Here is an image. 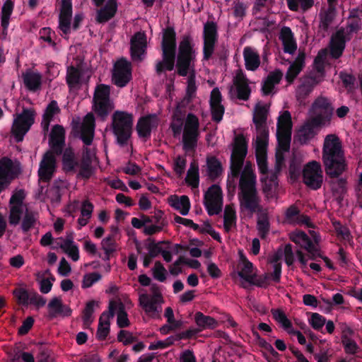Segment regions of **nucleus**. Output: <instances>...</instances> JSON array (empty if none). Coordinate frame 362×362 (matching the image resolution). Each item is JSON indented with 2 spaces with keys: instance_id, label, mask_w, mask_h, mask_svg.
I'll return each instance as SVG.
<instances>
[{
  "instance_id": "f257e3e1",
  "label": "nucleus",
  "mask_w": 362,
  "mask_h": 362,
  "mask_svg": "<svg viewBox=\"0 0 362 362\" xmlns=\"http://www.w3.org/2000/svg\"><path fill=\"white\" fill-rule=\"evenodd\" d=\"M197 52L194 49L192 38L190 35H184L177 48L176 74L180 76H188L185 97L187 102H190L192 100L195 96L197 90L194 64Z\"/></svg>"
},
{
  "instance_id": "f03ea898",
  "label": "nucleus",
  "mask_w": 362,
  "mask_h": 362,
  "mask_svg": "<svg viewBox=\"0 0 362 362\" xmlns=\"http://www.w3.org/2000/svg\"><path fill=\"white\" fill-rule=\"evenodd\" d=\"M313 117L299 129L297 136L301 144H307L315 135L316 128L330 124L334 108L325 98H317L312 105Z\"/></svg>"
},
{
  "instance_id": "7ed1b4c3",
  "label": "nucleus",
  "mask_w": 362,
  "mask_h": 362,
  "mask_svg": "<svg viewBox=\"0 0 362 362\" xmlns=\"http://www.w3.org/2000/svg\"><path fill=\"white\" fill-rule=\"evenodd\" d=\"M322 161L326 174L337 178L346 170V163L341 144L336 134L326 136L322 148Z\"/></svg>"
},
{
  "instance_id": "20e7f679",
  "label": "nucleus",
  "mask_w": 362,
  "mask_h": 362,
  "mask_svg": "<svg viewBox=\"0 0 362 362\" xmlns=\"http://www.w3.org/2000/svg\"><path fill=\"white\" fill-rule=\"evenodd\" d=\"M238 199L242 211L251 214L259 213L262 210L261 199L256 188V175L255 173H242L239 181Z\"/></svg>"
},
{
  "instance_id": "39448f33",
  "label": "nucleus",
  "mask_w": 362,
  "mask_h": 362,
  "mask_svg": "<svg viewBox=\"0 0 362 362\" xmlns=\"http://www.w3.org/2000/svg\"><path fill=\"white\" fill-rule=\"evenodd\" d=\"M160 47L162 59L158 60L155 64V71L158 76L166 71H171L176 67L177 42L173 27L168 26L163 30Z\"/></svg>"
},
{
  "instance_id": "423d86ee",
  "label": "nucleus",
  "mask_w": 362,
  "mask_h": 362,
  "mask_svg": "<svg viewBox=\"0 0 362 362\" xmlns=\"http://www.w3.org/2000/svg\"><path fill=\"white\" fill-rule=\"evenodd\" d=\"M248 141L243 134L235 136L232 153L230 158V173L228 175V187L235 188V180L237 179L243 168L247 154Z\"/></svg>"
},
{
  "instance_id": "0eeeda50",
  "label": "nucleus",
  "mask_w": 362,
  "mask_h": 362,
  "mask_svg": "<svg viewBox=\"0 0 362 362\" xmlns=\"http://www.w3.org/2000/svg\"><path fill=\"white\" fill-rule=\"evenodd\" d=\"M134 118L132 113L115 111L112 116L111 129L116 137V143L121 147L128 144L133 132Z\"/></svg>"
},
{
  "instance_id": "6e6552de",
  "label": "nucleus",
  "mask_w": 362,
  "mask_h": 362,
  "mask_svg": "<svg viewBox=\"0 0 362 362\" xmlns=\"http://www.w3.org/2000/svg\"><path fill=\"white\" fill-rule=\"evenodd\" d=\"M113 108L110 86L105 84L98 85L93 98V110L98 117L105 121Z\"/></svg>"
},
{
  "instance_id": "1a4fd4ad",
  "label": "nucleus",
  "mask_w": 362,
  "mask_h": 362,
  "mask_svg": "<svg viewBox=\"0 0 362 362\" xmlns=\"http://www.w3.org/2000/svg\"><path fill=\"white\" fill-rule=\"evenodd\" d=\"M35 111L32 108H23L21 114L15 118L11 132L17 142L23 141L25 134L35 122Z\"/></svg>"
},
{
  "instance_id": "9d476101",
  "label": "nucleus",
  "mask_w": 362,
  "mask_h": 362,
  "mask_svg": "<svg viewBox=\"0 0 362 362\" xmlns=\"http://www.w3.org/2000/svg\"><path fill=\"white\" fill-rule=\"evenodd\" d=\"M204 205L209 216L218 214L222 211V190L218 185H212L208 188L204 195Z\"/></svg>"
},
{
  "instance_id": "9b49d317",
  "label": "nucleus",
  "mask_w": 362,
  "mask_h": 362,
  "mask_svg": "<svg viewBox=\"0 0 362 362\" xmlns=\"http://www.w3.org/2000/svg\"><path fill=\"white\" fill-rule=\"evenodd\" d=\"M303 182L310 189L316 190L322 183V171L320 164L313 160L305 165L303 170Z\"/></svg>"
},
{
  "instance_id": "f8f14e48",
  "label": "nucleus",
  "mask_w": 362,
  "mask_h": 362,
  "mask_svg": "<svg viewBox=\"0 0 362 362\" xmlns=\"http://www.w3.org/2000/svg\"><path fill=\"white\" fill-rule=\"evenodd\" d=\"M132 79L131 64L124 59H121L115 64L112 73V83L119 88L125 87Z\"/></svg>"
},
{
  "instance_id": "ddd939ff",
  "label": "nucleus",
  "mask_w": 362,
  "mask_h": 362,
  "mask_svg": "<svg viewBox=\"0 0 362 362\" xmlns=\"http://www.w3.org/2000/svg\"><path fill=\"white\" fill-rule=\"evenodd\" d=\"M72 13V0H62L58 28L62 32L61 36L66 40L69 39V36L71 33V21Z\"/></svg>"
},
{
  "instance_id": "4468645a",
  "label": "nucleus",
  "mask_w": 362,
  "mask_h": 362,
  "mask_svg": "<svg viewBox=\"0 0 362 362\" xmlns=\"http://www.w3.org/2000/svg\"><path fill=\"white\" fill-rule=\"evenodd\" d=\"M55 156L57 155L51 151H47L43 155L38 169L40 180L48 182L52 180L57 168V159Z\"/></svg>"
},
{
  "instance_id": "2eb2a0df",
  "label": "nucleus",
  "mask_w": 362,
  "mask_h": 362,
  "mask_svg": "<svg viewBox=\"0 0 362 362\" xmlns=\"http://www.w3.org/2000/svg\"><path fill=\"white\" fill-rule=\"evenodd\" d=\"M18 173L11 159L3 157L0 160V193L17 177Z\"/></svg>"
},
{
  "instance_id": "dca6fc26",
  "label": "nucleus",
  "mask_w": 362,
  "mask_h": 362,
  "mask_svg": "<svg viewBox=\"0 0 362 362\" xmlns=\"http://www.w3.org/2000/svg\"><path fill=\"white\" fill-rule=\"evenodd\" d=\"M158 119L155 114H150L140 117L137 122L136 129L139 138L148 139L152 129L157 128Z\"/></svg>"
},
{
  "instance_id": "f3484780",
  "label": "nucleus",
  "mask_w": 362,
  "mask_h": 362,
  "mask_svg": "<svg viewBox=\"0 0 362 362\" xmlns=\"http://www.w3.org/2000/svg\"><path fill=\"white\" fill-rule=\"evenodd\" d=\"M49 145L51 151L57 156L62 155L65 146V130L62 126L55 124L52 127L49 134Z\"/></svg>"
},
{
  "instance_id": "a211bd4d",
  "label": "nucleus",
  "mask_w": 362,
  "mask_h": 362,
  "mask_svg": "<svg viewBox=\"0 0 362 362\" xmlns=\"http://www.w3.org/2000/svg\"><path fill=\"white\" fill-rule=\"evenodd\" d=\"M147 46L146 35L144 33L137 32L131 38L130 52L134 61H141Z\"/></svg>"
},
{
  "instance_id": "6ab92c4d",
  "label": "nucleus",
  "mask_w": 362,
  "mask_h": 362,
  "mask_svg": "<svg viewBox=\"0 0 362 362\" xmlns=\"http://www.w3.org/2000/svg\"><path fill=\"white\" fill-rule=\"evenodd\" d=\"M49 319L52 320L58 316L69 317L71 315V309L66 305L63 304L60 297L52 298L47 304Z\"/></svg>"
},
{
  "instance_id": "aec40b11",
  "label": "nucleus",
  "mask_w": 362,
  "mask_h": 362,
  "mask_svg": "<svg viewBox=\"0 0 362 362\" xmlns=\"http://www.w3.org/2000/svg\"><path fill=\"white\" fill-rule=\"evenodd\" d=\"M234 85L236 88L237 98L247 101L251 93L249 81L242 70H239L234 78Z\"/></svg>"
},
{
  "instance_id": "412c9836",
  "label": "nucleus",
  "mask_w": 362,
  "mask_h": 362,
  "mask_svg": "<svg viewBox=\"0 0 362 362\" xmlns=\"http://www.w3.org/2000/svg\"><path fill=\"white\" fill-rule=\"evenodd\" d=\"M305 53L304 51L299 50L298 56L291 64L286 73L285 78L286 81L291 84L298 75L300 73L305 66Z\"/></svg>"
},
{
  "instance_id": "4be33fe9",
  "label": "nucleus",
  "mask_w": 362,
  "mask_h": 362,
  "mask_svg": "<svg viewBox=\"0 0 362 362\" xmlns=\"http://www.w3.org/2000/svg\"><path fill=\"white\" fill-rule=\"evenodd\" d=\"M346 47V39L342 30H338L331 37L329 48L330 55L333 59H339L343 54Z\"/></svg>"
},
{
  "instance_id": "5701e85b",
  "label": "nucleus",
  "mask_w": 362,
  "mask_h": 362,
  "mask_svg": "<svg viewBox=\"0 0 362 362\" xmlns=\"http://www.w3.org/2000/svg\"><path fill=\"white\" fill-rule=\"evenodd\" d=\"M139 305L145 313L152 317L153 314L161 312V308L157 305L158 303H162L160 299L151 298V296L147 293H142L139 295Z\"/></svg>"
},
{
  "instance_id": "b1692460",
  "label": "nucleus",
  "mask_w": 362,
  "mask_h": 362,
  "mask_svg": "<svg viewBox=\"0 0 362 362\" xmlns=\"http://www.w3.org/2000/svg\"><path fill=\"white\" fill-rule=\"evenodd\" d=\"M117 11V0H107L105 5L97 11V22L99 23H105L107 22L115 16Z\"/></svg>"
},
{
  "instance_id": "393cba45",
  "label": "nucleus",
  "mask_w": 362,
  "mask_h": 362,
  "mask_svg": "<svg viewBox=\"0 0 362 362\" xmlns=\"http://www.w3.org/2000/svg\"><path fill=\"white\" fill-rule=\"evenodd\" d=\"M62 169L66 173H73L76 172V168L78 166V160H77L74 151L69 147L63 150L62 152Z\"/></svg>"
},
{
  "instance_id": "a878e982",
  "label": "nucleus",
  "mask_w": 362,
  "mask_h": 362,
  "mask_svg": "<svg viewBox=\"0 0 362 362\" xmlns=\"http://www.w3.org/2000/svg\"><path fill=\"white\" fill-rule=\"evenodd\" d=\"M243 57L247 70L254 71L259 66V55L253 48L245 47L243 49Z\"/></svg>"
},
{
  "instance_id": "bb28decb",
  "label": "nucleus",
  "mask_w": 362,
  "mask_h": 362,
  "mask_svg": "<svg viewBox=\"0 0 362 362\" xmlns=\"http://www.w3.org/2000/svg\"><path fill=\"white\" fill-rule=\"evenodd\" d=\"M169 204L175 209L179 211L182 216L188 214L190 209V201L187 195L178 197L177 195L169 197Z\"/></svg>"
},
{
  "instance_id": "cd10ccee",
  "label": "nucleus",
  "mask_w": 362,
  "mask_h": 362,
  "mask_svg": "<svg viewBox=\"0 0 362 362\" xmlns=\"http://www.w3.org/2000/svg\"><path fill=\"white\" fill-rule=\"evenodd\" d=\"M207 175L211 181H215L222 174L223 168L220 160L215 156L206 158Z\"/></svg>"
},
{
  "instance_id": "c85d7f7f",
  "label": "nucleus",
  "mask_w": 362,
  "mask_h": 362,
  "mask_svg": "<svg viewBox=\"0 0 362 362\" xmlns=\"http://www.w3.org/2000/svg\"><path fill=\"white\" fill-rule=\"evenodd\" d=\"M315 85V81L312 78L304 79L301 84L296 89V96L297 100L302 103L304 100L311 93Z\"/></svg>"
},
{
  "instance_id": "c756f323",
  "label": "nucleus",
  "mask_w": 362,
  "mask_h": 362,
  "mask_svg": "<svg viewBox=\"0 0 362 362\" xmlns=\"http://www.w3.org/2000/svg\"><path fill=\"white\" fill-rule=\"evenodd\" d=\"M82 71L71 65L66 69V82L69 89H73L81 84Z\"/></svg>"
},
{
  "instance_id": "7c9ffc66",
  "label": "nucleus",
  "mask_w": 362,
  "mask_h": 362,
  "mask_svg": "<svg viewBox=\"0 0 362 362\" xmlns=\"http://www.w3.org/2000/svg\"><path fill=\"white\" fill-rule=\"evenodd\" d=\"M336 16V8L335 6H328L327 9L321 10L319 13V18L320 20V28L327 31L330 25L333 22Z\"/></svg>"
},
{
  "instance_id": "2f4dec72",
  "label": "nucleus",
  "mask_w": 362,
  "mask_h": 362,
  "mask_svg": "<svg viewBox=\"0 0 362 362\" xmlns=\"http://www.w3.org/2000/svg\"><path fill=\"white\" fill-rule=\"evenodd\" d=\"M199 132L184 130L182 146L185 151H194L197 146Z\"/></svg>"
},
{
  "instance_id": "473e14b6",
  "label": "nucleus",
  "mask_w": 362,
  "mask_h": 362,
  "mask_svg": "<svg viewBox=\"0 0 362 362\" xmlns=\"http://www.w3.org/2000/svg\"><path fill=\"white\" fill-rule=\"evenodd\" d=\"M25 87L33 92L39 90L42 84V76L39 73L27 72L23 75Z\"/></svg>"
},
{
  "instance_id": "72a5a7b5",
  "label": "nucleus",
  "mask_w": 362,
  "mask_h": 362,
  "mask_svg": "<svg viewBox=\"0 0 362 362\" xmlns=\"http://www.w3.org/2000/svg\"><path fill=\"white\" fill-rule=\"evenodd\" d=\"M194 321L199 327V329L202 331L205 329H214L217 326V321L212 317L205 315L202 312H197L194 315Z\"/></svg>"
},
{
  "instance_id": "f704fd0d",
  "label": "nucleus",
  "mask_w": 362,
  "mask_h": 362,
  "mask_svg": "<svg viewBox=\"0 0 362 362\" xmlns=\"http://www.w3.org/2000/svg\"><path fill=\"white\" fill-rule=\"evenodd\" d=\"M240 278L251 285L264 288L268 287L269 285V280L271 279L269 273H265L259 276L256 274L247 276L240 275Z\"/></svg>"
},
{
  "instance_id": "c9c22d12",
  "label": "nucleus",
  "mask_w": 362,
  "mask_h": 362,
  "mask_svg": "<svg viewBox=\"0 0 362 362\" xmlns=\"http://www.w3.org/2000/svg\"><path fill=\"white\" fill-rule=\"evenodd\" d=\"M64 252H66L73 261L76 262L79 259V250L76 245L73 241V237H67L63 243L57 244Z\"/></svg>"
},
{
  "instance_id": "e433bc0d",
  "label": "nucleus",
  "mask_w": 362,
  "mask_h": 362,
  "mask_svg": "<svg viewBox=\"0 0 362 362\" xmlns=\"http://www.w3.org/2000/svg\"><path fill=\"white\" fill-rule=\"evenodd\" d=\"M14 8V3L12 0H6L1 8V25L4 31L8 30L11 16Z\"/></svg>"
},
{
  "instance_id": "4c0bfd02",
  "label": "nucleus",
  "mask_w": 362,
  "mask_h": 362,
  "mask_svg": "<svg viewBox=\"0 0 362 362\" xmlns=\"http://www.w3.org/2000/svg\"><path fill=\"white\" fill-rule=\"evenodd\" d=\"M346 180L344 178H339L331 182V188L334 196L339 202L343 200L347 191Z\"/></svg>"
},
{
  "instance_id": "58836bf2",
  "label": "nucleus",
  "mask_w": 362,
  "mask_h": 362,
  "mask_svg": "<svg viewBox=\"0 0 362 362\" xmlns=\"http://www.w3.org/2000/svg\"><path fill=\"white\" fill-rule=\"evenodd\" d=\"M236 212L232 205H226L224 209L223 227L226 232H229L231 228L236 225Z\"/></svg>"
},
{
  "instance_id": "ea45409f",
  "label": "nucleus",
  "mask_w": 362,
  "mask_h": 362,
  "mask_svg": "<svg viewBox=\"0 0 362 362\" xmlns=\"http://www.w3.org/2000/svg\"><path fill=\"white\" fill-rule=\"evenodd\" d=\"M278 133L283 132L286 134H291L292 122L291 113L286 110L278 118L277 121Z\"/></svg>"
},
{
  "instance_id": "a19ab883",
  "label": "nucleus",
  "mask_w": 362,
  "mask_h": 362,
  "mask_svg": "<svg viewBox=\"0 0 362 362\" xmlns=\"http://www.w3.org/2000/svg\"><path fill=\"white\" fill-rule=\"evenodd\" d=\"M268 110L266 106L256 105L253 115V122L256 126L266 125Z\"/></svg>"
},
{
  "instance_id": "79ce46f5",
  "label": "nucleus",
  "mask_w": 362,
  "mask_h": 362,
  "mask_svg": "<svg viewBox=\"0 0 362 362\" xmlns=\"http://www.w3.org/2000/svg\"><path fill=\"white\" fill-rule=\"evenodd\" d=\"M203 37L206 40H218L217 25L214 21H207L204 25Z\"/></svg>"
},
{
  "instance_id": "37998d69",
  "label": "nucleus",
  "mask_w": 362,
  "mask_h": 362,
  "mask_svg": "<svg viewBox=\"0 0 362 362\" xmlns=\"http://www.w3.org/2000/svg\"><path fill=\"white\" fill-rule=\"evenodd\" d=\"M341 343L343 344L344 351L347 354L354 355L358 353L360 349L356 342L346 334H343L341 336Z\"/></svg>"
},
{
  "instance_id": "c03bdc74",
  "label": "nucleus",
  "mask_w": 362,
  "mask_h": 362,
  "mask_svg": "<svg viewBox=\"0 0 362 362\" xmlns=\"http://www.w3.org/2000/svg\"><path fill=\"white\" fill-rule=\"evenodd\" d=\"M147 240L149 241V243L146 245V248L148 250V255L153 258L162 253L163 250L161 247V245L170 244V242L167 240L159 241L158 243H156L154 240L151 238H148Z\"/></svg>"
},
{
  "instance_id": "a18cd8bd",
  "label": "nucleus",
  "mask_w": 362,
  "mask_h": 362,
  "mask_svg": "<svg viewBox=\"0 0 362 362\" xmlns=\"http://www.w3.org/2000/svg\"><path fill=\"white\" fill-rule=\"evenodd\" d=\"M97 304L96 301L92 300L88 301L83 311V322L85 327H88L93 322V313L94 307Z\"/></svg>"
},
{
  "instance_id": "49530a36",
  "label": "nucleus",
  "mask_w": 362,
  "mask_h": 362,
  "mask_svg": "<svg viewBox=\"0 0 362 362\" xmlns=\"http://www.w3.org/2000/svg\"><path fill=\"white\" fill-rule=\"evenodd\" d=\"M288 7L290 10L297 11L300 5L301 8L305 11L310 8L314 4L313 0H286Z\"/></svg>"
},
{
  "instance_id": "de8ad7c7",
  "label": "nucleus",
  "mask_w": 362,
  "mask_h": 362,
  "mask_svg": "<svg viewBox=\"0 0 362 362\" xmlns=\"http://www.w3.org/2000/svg\"><path fill=\"white\" fill-rule=\"evenodd\" d=\"M274 319L281 324L284 329L291 328V322L288 319L284 312L280 309L272 310Z\"/></svg>"
},
{
  "instance_id": "09e8293b",
  "label": "nucleus",
  "mask_w": 362,
  "mask_h": 362,
  "mask_svg": "<svg viewBox=\"0 0 362 362\" xmlns=\"http://www.w3.org/2000/svg\"><path fill=\"white\" fill-rule=\"evenodd\" d=\"M290 240L296 244H302V247L310 240L309 236L302 230L292 232L289 235Z\"/></svg>"
},
{
  "instance_id": "8fccbe9b",
  "label": "nucleus",
  "mask_w": 362,
  "mask_h": 362,
  "mask_svg": "<svg viewBox=\"0 0 362 362\" xmlns=\"http://www.w3.org/2000/svg\"><path fill=\"white\" fill-rule=\"evenodd\" d=\"M102 279V275L98 272H92L84 275L82 281V288H87L91 287L95 283Z\"/></svg>"
},
{
  "instance_id": "3c124183",
  "label": "nucleus",
  "mask_w": 362,
  "mask_h": 362,
  "mask_svg": "<svg viewBox=\"0 0 362 362\" xmlns=\"http://www.w3.org/2000/svg\"><path fill=\"white\" fill-rule=\"evenodd\" d=\"M79 170L76 175L77 178H82L83 180H88L93 174L94 170L92 165L83 163H79Z\"/></svg>"
},
{
  "instance_id": "603ef678",
  "label": "nucleus",
  "mask_w": 362,
  "mask_h": 362,
  "mask_svg": "<svg viewBox=\"0 0 362 362\" xmlns=\"http://www.w3.org/2000/svg\"><path fill=\"white\" fill-rule=\"evenodd\" d=\"M199 122L198 117L193 113H189L186 118L184 130L199 132Z\"/></svg>"
},
{
  "instance_id": "864d4df0",
  "label": "nucleus",
  "mask_w": 362,
  "mask_h": 362,
  "mask_svg": "<svg viewBox=\"0 0 362 362\" xmlns=\"http://www.w3.org/2000/svg\"><path fill=\"white\" fill-rule=\"evenodd\" d=\"M13 294L16 297L18 304L24 306H28L29 305L30 292L24 288H18L13 291Z\"/></svg>"
},
{
  "instance_id": "5fc2aeb1",
  "label": "nucleus",
  "mask_w": 362,
  "mask_h": 362,
  "mask_svg": "<svg viewBox=\"0 0 362 362\" xmlns=\"http://www.w3.org/2000/svg\"><path fill=\"white\" fill-rule=\"evenodd\" d=\"M167 271L160 262L155 263L153 268V278L160 282H164L166 280Z\"/></svg>"
},
{
  "instance_id": "6e6d98bb",
  "label": "nucleus",
  "mask_w": 362,
  "mask_h": 362,
  "mask_svg": "<svg viewBox=\"0 0 362 362\" xmlns=\"http://www.w3.org/2000/svg\"><path fill=\"white\" fill-rule=\"evenodd\" d=\"M40 38L47 42L52 47H55L57 44L52 40V37L55 36V33L49 27H45L40 30Z\"/></svg>"
},
{
  "instance_id": "4d7b16f0",
  "label": "nucleus",
  "mask_w": 362,
  "mask_h": 362,
  "mask_svg": "<svg viewBox=\"0 0 362 362\" xmlns=\"http://www.w3.org/2000/svg\"><path fill=\"white\" fill-rule=\"evenodd\" d=\"M116 309V304L115 302L111 301L109 305V313L103 312L99 318V323H101L104 325L110 326V318L113 317L115 315V312Z\"/></svg>"
},
{
  "instance_id": "13d9d810",
  "label": "nucleus",
  "mask_w": 362,
  "mask_h": 362,
  "mask_svg": "<svg viewBox=\"0 0 362 362\" xmlns=\"http://www.w3.org/2000/svg\"><path fill=\"white\" fill-rule=\"evenodd\" d=\"M325 323L326 318L324 316L317 313H312L310 324L314 329L320 330Z\"/></svg>"
},
{
  "instance_id": "bf43d9fd",
  "label": "nucleus",
  "mask_w": 362,
  "mask_h": 362,
  "mask_svg": "<svg viewBox=\"0 0 362 362\" xmlns=\"http://www.w3.org/2000/svg\"><path fill=\"white\" fill-rule=\"evenodd\" d=\"M60 112L56 100H52L47 106L42 117L52 120L54 116Z\"/></svg>"
},
{
  "instance_id": "052dcab7",
  "label": "nucleus",
  "mask_w": 362,
  "mask_h": 362,
  "mask_svg": "<svg viewBox=\"0 0 362 362\" xmlns=\"http://www.w3.org/2000/svg\"><path fill=\"white\" fill-rule=\"evenodd\" d=\"M36 220L33 213L27 211L23 217L21 228L24 233L29 231L35 225Z\"/></svg>"
},
{
  "instance_id": "680f3d73",
  "label": "nucleus",
  "mask_w": 362,
  "mask_h": 362,
  "mask_svg": "<svg viewBox=\"0 0 362 362\" xmlns=\"http://www.w3.org/2000/svg\"><path fill=\"white\" fill-rule=\"evenodd\" d=\"M95 129L81 127L80 139L86 146H90L93 140Z\"/></svg>"
},
{
  "instance_id": "e2e57ef3",
  "label": "nucleus",
  "mask_w": 362,
  "mask_h": 362,
  "mask_svg": "<svg viewBox=\"0 0 362 362\" xmlns=\"http://www.w3.org/2000/svg\"><path fill=\"white\" fill-rule=\"evenodd\" d=\"M212 120L219 123L225 112V107L223 105H210Z\"/></svg>"
},
{
  "instance_id": "0e129e2a",
  "label": "nucleus",
  "mask_w": 362,
  "mask_h": 362,
  "mask_svg": "<svg viewBox=\"0 0 362 362\" xmlns=\"http://www.w3.org/2000/svg\"><path fill=\"white\" fill-rule=\"evenodd\" d=\"M117 324L119 328L127 327L129 325V320L127 317V313L124 310V306L121 304L118 313H117Z\"/></svg>"
},
{
  "instance_id": "69168bd1",
  "label": "nucleus",
  "mask_w": 362,
  "mask_h": 362,
  "mask_svg": "<svg viewBox=\"0 0 362 362\" xmlns=\"http://www.w3.org/2000/svg\"><path fill=\"white\" fill-rule=\"evenodd\" d=\"M117 340L122 342L124 345L130 344L136 341V337L127 330L121 329L117 334Z\"/></svg>"
},
{
  "instance_id": "338daca9",
  "label": "nucleus",
  "mask_w": 362,
  "mask_h": 362,
  "mask_svg": "<svg viewBox=\"0 0 362 362\" xmlns=\"http://www.w3.org/2000/svg\"><path fill=\"white\" fill-rule=\"evenodd\" d=\"M116 240L113 235H108L101 242L102 248L103 250L107 252H115L116 251Z\"/></svg>"
},
{
  "instance_id": "774afa93",
  "label": "nucleus",
  "mask_w": 362,
  "mask_h": 362,
  "mask_svg": "<svg viewBox=\"0 0 362 362\" xmlns=\"http://www.w3.org/2000/svg\"><path fill=\"white\" fill-rule=\"evenodd\" d=\"M186 165L187 160L185 158L178 156L175 159L173 170L179 177L182 176V175L184 173Z\"/></svg>"
}]
</instances>
